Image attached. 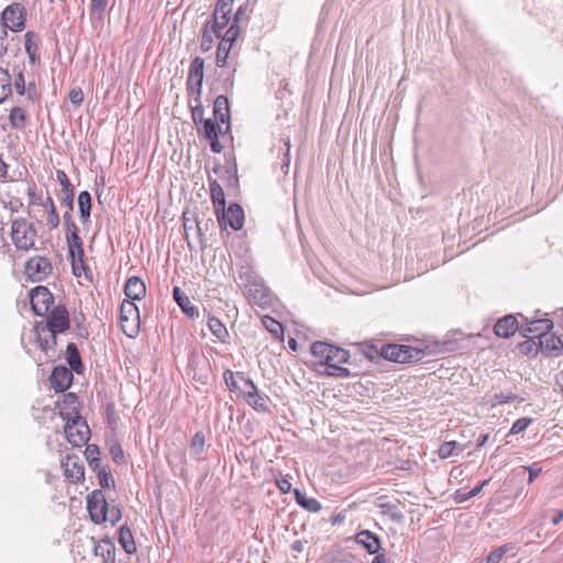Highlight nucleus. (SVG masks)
<instances>
[{
  "label": "nucleus",
  "mask_w": 563,
  "mask_h": 563,
  "mask_svg": "<svg viewBox=\"0 0 563 563\" xmlns=\"http://www.w3.org/2000/svg\"><path fill=\"white\" fill-rule=\"evenodd\" d=\"M311 353L316 358L320 360V365L325 367L323 373L328 376H350V371L342 366V364L349 362V351L327 342L316 341L311 345Z\"/></svg>",
  "instance_id": "obj_1"
},
{
  "label": "nucleus",
  "mask_w": 563,
  "mask_h": 563,
  "mask_svg": "<svg viewBox=\"0 0 563 563\" xmlns=\"http://www.w3.org/2000/svg\"><path fill=\"white\" fill-rule=\"evenodd\" d=\"M379 355L390 362L406 364L419 362L423 358L424 352L421 349L402 344H384Z\"/></svg>",
  "instance_id": "obj_2"
},
{
  "label": "nucleus",
  "mask_w": 563,
  "mask_h": 563,
  "mask_svg": "<svg viewBox=\"0 0 563 563\" xmlns=\"http://www.w3.org/2000/svg\"><path fill=\"white\" fill-rule=\"evenodd\" d=\"M11 238L18 250L29 251L34 247L36 230L25 219H15L11 225Z\"/></svg>",
  "instance_id": "obj_3"
},
{
  "label": "nucleus",
  "mask_w": 563,
  "mask_h": 563,
  "mask_svg": "<svg viewBox=\"0 0 563 563\" xmlns=\"http://www.w3.org/2000/svg\"><path fill=\"white\" fill-rule=\"evenodd\" d=\"M70 328L69 312L64 305L54 307L47 314L45 323H37L35 330L47 331V333H64Z\"/></svg>",
  "instance_id": "obj_4"
},
{
  "label": "nucleus",
  "mask_w": 563,
  "mask_h": 563,
  "mask_svg": "<svg viewBox=\"0 0 563 563\" xmlns=\"http://www.w3.org/2000/svg\"><path fill=\"white\" fill-rule=\"evenodd\" d=\"M120 323L122 331L129 338H134L140 331V312L137 306L124 299L120 306Z\"/></svg>",
  "instance_id": "obj_5"
},
{
  "label": "nucleus",
  "mask_w": 563,
  "mask_h": 563,
  "mask_svg": "<svg viewBox=\"0 0 563 563\" xmlns=\"http://www.w3.org/2000/svg\"><path fill=\"white\" fill-rule=\"evenodd\" d=\"M26 9L22 3L13 2L1 13V24L12 32H21L25 27Z\"/></svg>",
  "instance_id": "obj_6"
},
{
  "label": "nucleus",
  "mask_w": 563,
  "mask_h": 563,
  "mask_svg": "<svg viewBox=\"0 0 563 563\" xmlns=\"http://www.w3.org/2000/svg\"><path fill=\"white\" fill-rule=\"evenodd\" d=\"M87 510L92 522L101 525L106 522L108 501L101 489H95L86 498Z\"/></svg>",
  "instance_id": "obj_7"
},
{
  "label": "nucleus",
  "mask_w": 563,
  "mask_h": 563,
  "mask_svg": "<svg viewBox=\"0 0 563 563\" xmlns=\"http://www.w3.org/2000/svg\"><path fill=\"white\" fill-rule=\"evenodd\" d=\"M221 230L229 225L234 231H239L244 224V211L239 203H230L228 209H222L216 213Z\"/></svg>",
  "instance_id": "obj_8"
},
{
  "label": "nucleus",
  "mask_w": 563,
  "mask_h": 563,
  "mask_svg": "<svg viewBox=\"0 0 563 563\" xmlns=\"http://www.w3.org/2000/svg\"><path fill=\"white\" fill-rule=\"evenodd\" d=\"M30 301L34 313L43 317L49 312L54 297L47 287L36 286L30 291Z\"/></svg>",
  "instance_id": "obj_9"
},
{
  "label": "nucleus",
  "mask_w": 563,
  "mask_h": 563,
  "mask_svg": "<svg viewBox=\"0 0 563 563\" xmlns=\"http://www.w3.org/2000/svg\"><path fill=\"white\" fill-rule=\"evenodd\" d=\"M203 67L205 60L201 57L197 56L192 59L188 73L187 88L190 91V93L195 96V100L197 102L200 101L201 97L203 82Z\"/></svg>",
  "instance_id": "obj_10"
},
{
  "label": "nucleus",
  "mask_w": 563,
  "mask_h": 563,
  "mask_svg": "<svg viewBox=\"0 0 563 563\" xmlns=\"http://www.w3.org/2000/svg\"><path fill=\"white\" fill-rule=\"evenodd\" d=\"M57 407L63 420L66 422H80V402L76 394H65L63 399L57 402Z\"/></svg>",
  "instance_id": "obj_11"
},
{
  "label": "nucleus",
  "mask_w": 563,
  "mask_h": 563,
  "mask_svg": "<svg viewBox=\"0 0 563 563\" xmlns=\"http://www.w3.org/2000/svg\"><path fill=\"white\" fill-rule=\"evenodd\" d=\"M25 274L32 282L44 280L53 271V266L48 258L44 256L31 257L25 263Z\"/></svg>",
  "instance_id": "obj_12"
},
{
  "label": "nucleus",
  "mask_w": 563,
  "mask_h": 563,
  "mask_svg": "<svg viewBox=\"0 0 563 563\" xmlns=\"http://www.w3.org/2000/svg\"><path fill=\"white\" fill-rule=\"evenodd\" d=\"M62 467L64 468L65 477L74 483L78 484L85 479V466L78 455L67 454L60 461Z\"/></svg>",
  "instance_id": "obj_13"
},
{
  "label": "nucleus",
  "mask_w": 563,
  "mask_h": 563,
  "mask_svg": "<svg viewBox=\"0 0 563 563\" xmlns=\"http://www.w3.org/2000/svg\"><path fill=\"white\" fill-rule=\"evenodd\" d=\"M74 371L65 365L55 366L49 376L51 387L56 393H63L68 389L74 379Z\"/></svg>",
  "instance_id": "obj_14"
},
{
  "label": "nucleus",
  "mask_w": 563,
  "mask_h": 563,
  "mask_svg": "<svg viewBox=\"0 0 563 563\" xmlns=\"http://www.w3.org/2000/svg\"><path fill=\"white\" fill-rule=\"evenodd\" d=\"M64 433L74 448H81L88 443L91 431L89 424H64Z\"/></svg>",
  "instance_id": "obj_15"
},
{
  "label": "nucleus",
  "mask_w": 563,
  "mask_h": 563,
  "mask_svg": "<svg viewBox=\"0 0 563 563\" xmlns=\"http://www.w3.org/2000/svg\"><path fill=\"white\" fill-rule=\"evenodd\" d=\"M202 128L199 132H202L205 137L210 143V148L213 153H221L223 147L219 142V134L223 133L219 123H216L212 119H200Z\"/></svg>",
  "instance_id": "obj_16"
},
{
  "label": "nucleus",
  "mask_w": 563,
  "mask_h": 563,
  "mask_svg": "<svg viewBox=\"0 0 563 563\" xmlns=\"http://www.w3.org/2000/svg\"><path fill=\"white\" fill-rule=\"evenodd\" d=\"M91 542L93 554L101 558L102 563H115V545L110 537L106 536L100 541L92 537Z\"/></svg>",
  "instance_id": "obj_17"
},
{
  "label": "nucleus",
  "mask_w": 563,
  "mask_h": 563,
  "mask_svg": "<svg viewBox=\"0 0 563 563\" xmlns=\"http://www.w3.org/2000/svg\"><path fill=\"white\" fill-rule=\"evenodd\" d=\"M539 347L548 356H559L563 352V342L553 332L549 331L540 335Z\"/></svg>",
  "instance_id": "obj_18"
},
{
  "label": "nucleus",
  "mask_w": 563,
  "mask_h": 563,
  "mask_svg": "<svg viewBox=\"0 0 563 563\" xmlns=\"http://www.w3.org/2000/svg\"><path fill=\"white\" fill-rule=\"evenodd\" d=\"M354 539L357 544L362 545L368 552V554H378L382 550L379 537L369 530H361L356 533Z\"/></svg>",
  "instance_id": "obj_19"
},
{
  "label": "nucleus",
  "mask_w": 563,
  "mask_h": 563,
  "mask_svg": "<svg viewBox=\"0 0 563 563\" xmlns=\"http://www.w3.org/2000/svg\"><path fill=\"white\" fill-rule=\"evenodd\" d=\"M518 328L519 324L516 317L512 314H507L496 322L494 332L497 336L509 338L515 334Z\"/></svg>",
  "instance_id": "obj_20"
},
{
  "label": "nucleus",
  "mask_w": 563,
  "mask_h": 563,
  "mask_svg": "<svg viewBox=\"0 0 563 563\" xmlns=\"http://www.w3.org/2000/svg\"><path fill=\"white\" fill-rule=\"evenodd\" d=\"M124 294L129 298L128 300L133 302L142 299L146 294L144 282L136 276L130 277L125 283Z\"/></svg>",
  "instance_id": "obj_21"
},
{
  "label": "nucleus",
  "mask_w": 563,
  "mask_h": 563,
  "mask_svg": "<svg viewBox=\"0 0 563 563\" xmlns=\"http://www.w3.org/2000/svg\"><path fill=\"white\" fill-rule=\"evenodd\" d=\"M66 242L68 246V255L70 262L78 261L80 263V268H85L84 243L79 234L66 236Z\"/></svg>",
  "instance_id": "obj_22"
},
{
  "label": "nucleus",
  "mask_w": 563,
  "mask_h": 563,
  "mask_svg": "<svg viewBox=\"0 0 563 563\" xmlns=\"http://www.w3.org/2000/svg\"><path fill=\"white\" fill-rule=\"evenodd\" d=\"M213 115L219 123H227V131L230 129V106L225 96L220 95L216 98Z\"/></svg>",
  "instance_id": "obj_23"
},
{
  "label": "nucleus",
  "mask_w": 563,
  "mask_h": 563,
  "mask_svg": "<svg viewBox=\"0 0 563 563\" xmlns=\"http://www.w3.org/2000/svg\"><path fill=\"white\" fill-rule=\"evenodd\" d=\"M66 361L69 365L68 368L73 369L76 374H82L85 371V366L82 364L79 350L77 345L73 342L67 344L66 347Z\"/></svg>",
  "instance_id": "obj_24"
},
{
  "label": "nucleus",
  "mask_w": 563,
  "mask_h": 563,
  "mask_svg": "<svg viewBox=\"0 0 563 563\" xmlns=\"http://www.w3.org/2000/svg\"><path fill=\"white\" fill-rule=\"evenodd\" d=\"M118 541L122 549L128 554H133L136 552V544L132 534L131 529L128 525H123L118 530Z\"/></svg>",
  "instance_id": "obj_25"
},
{
  "label": "nucleus",
  "mask_w": 563,
  "mask_h": 563,
  "mask_svg": "<svg viewBox=\"0 0 563 563\" xmlns=\"http://www.w3.org/2000/svg\"><path fill=\"white\" fill-rule=\"evenodd\" d=\"M294 495H295L296 503L305 510H307L309 512H319L321 510L322 507H321L320 501L313 497H308L300 489L295 488Z\"/></svg>",
  "instance_id": "obj_26"
},
{
  "label": "nucleus",
  "mask_w": 563,
  "mask_h": 563,
  "mask_svg": "<svg viewBox=\"0 0 563 563\" xmlns=\"http://www.w3.org/2000/svg\"><path fill=\"white\" fill-rule=\"evenodd\" d=\"M24 38H25V42H24L25 52L29 56L31 64L34 65L40 59V55H38L40 38L34 32H31V31H29L24 34Z\"/></svg>",
  "instance_id": "obj_27"
},
{
  "label": "nucleus",
  "mask_w": 563,
  "mask_h": 563,
  "mask_svg": "<svg viewBox=\"0 0 563 563\" xmlns=\"http://www.w3.org/2000/svg\"><path fill=\"white\" fill-rule=\"evenodd\" d=\"M36 340L40 344L41 350L48 354L51 351L55 352L57 346V334L58 333H47V331L35 330Z\"/></svg>",
  "instance_id": "obj_28"
},
{
  "label": "nucleus",
  "mask_w": 563,
  "mask_h": 563,
  "mask_svg": "<svg viewBox=\"0 0 563 563\" xmlns=\"http://www.w3.org/2000/svg\"><path fill=\"white\" fill-rule=\"evenodd\" d=\"M210 195L214 212L219 213L225 207V196L221 185L216 179H209Z\"/></svg>",
  "instance_id": "obj_29"
},
{
  "label": "nucleus",
  "mask_w": 563,
  "mask_h": 563,
  "mask_svg": "<svg viewBox=\"0 0 563 563\" xmlns=\"http://www.w3.org/2000/svg\"><path fill=\"white\" fill-rule=\"evenodd\" d=\"M91 200V195L87 190L79 192L77 202L80 220L84 225L90 223Z\"/></svg>",
  "instance_id": "obj_30"
},
{
  "label": "nucleus",
  "mask_w": 563,
  "mask_h": 563,
  "mask_svg": "<svg viewBox=\"0 0 563 563\" xmlns=\"http://www.w3.org/2000/svg\"><path fill=\"white\" fill-rule=\"evenodd\" d=\"M247 280L254 287V289L250 288L249 292L252 296L253 300L258 305H266L268 302V297L266 295V290L264 286L257 282L256 277L251 276L246 273Z\"/></svg>",
  "instance_id": "obj_31"
},
{
  "label": "nucleus",
  "mask_w": 563,
  "mask_h": 563,
  "mask_svg": "<svg viewBox=\"0 0 563 563\" xmlns=\"http://www.w3.org/2000/svg\"><path fill=\"white\" fill-rule=\"evenodd\" d=\"M238 388L236 391L239 395H241L244 399L247 397H252V394H255L257 390V387L253 383V380L245 375L243 372H238Z\"/></svg>",
  "instance_id": "obj_32"
},
{
  "label": "nucleus",
  "mask_w": 563,
  "mask_h": 563,
  "mask_svg": "<svg viewBox=\"0 0 563 563\" xmlns=\"http://www.w3.org/2000/svg\"><path fill=\"white\" fill-rule=\"evenodd\" d=\"M490 479H485V481H482L481 483H478L472 490L470 492H466L465 489L463 488H460L457 489L454 495H453V499L456 504H462V503H465L467 501L468 499L477 496L483 489L485 486L488 485Z\"/></svg>",
  "instance_id": "obj_33"
},
{
  "label": "nucleus",
  "mask_w": 563,
  "mask_h": 563,
  "mask_svg": "<svg viewBox=\"0 0 563 563\" xmlns=\"http://www.w3.org/2000/svg\"><path fill=\"white\" fill-rule=\"evenodd\" d=\"M27 114L21 107H13L9 113V122L13 129L23 130L26 126Z\"/></svg>",
  "instance_id": "obj_34"
},
{
  "label": "nucleus",
  "mask_w": 563,
  "mask_h": 563,
  "mask_svg": "<svg viewBox=\"0 0 563 563\" xmlns=\"http://www.w3.org/2000/svg\"><path fill=\"white\" fill-rule=\"evenodd\" d=\"M173 296L184 313H186L189 317H195L197 314V308L190 302L188 297L181 294L178 287L174 288Z\"/></svg>",
  "instance_id": "obj_35"
},
{
  "label": "nucleus",
  "mask_w": 563,
  "mask_h": 563,
  "mask_svg": "<svg viewBox=\"0 0 563 563\" xmlns=\"http://www.w3.org/2000/svg\"><path fill=\"white\" fill-rule=\"evenodd\" d=\"M12 93L11 76L7 69L0 67V103Z\"/></svg>",
  "instance_id": "obj_36"
},
{
  "label": "nucleus",
  "mask_w": 563,
  "mask_h": 563,
  "mask_svg": "<svg viewBox=\"0 0 563 563\" xmlns=\"http://www.w3.org/2000/svg\"><path fill=\"white\" fill-rule=\"evenodd\" d=\"M230 20H231V15L212 14V19L209 21L210 22L209 26L211 27L213 34L217 37L221 36L222 30L228 26V24L230 23Z\"/></svg>",
  "instance_id": "obj_37"
},
{
  "label": "nucleus",
  "mask_w": 563,
  "mask_h": 563,
  "mask_svg": "<svg viewBox=\"0 0 563 563\" xmlns=\"http://www.w3.org/2000/svg\"><path fill=\"white\" fill-rule=\"evenodd\" d=\"M515 549V545L512 543H506L503 544L493 551L485 558L486 563H499L503 559V556Z\"/></svg>",
  "instance_id": "obj_38"
},
{
  "label": "nucleus",
  "mask_w": 563,
  "mask_h": 563,
  "mask_svg": "<svg viewBox=\"0 0 563 563\" xmlns=\"http://www.w3.org/2000/svg\"><path fill=\"white\" fill-rule=\"evenodd\" d=\"M209 330L214 336L223 341L228 336V330L224 324L216 317H211L208 320Z\"/></svg>",
  "instance_id": "obj_39"
},
{
  "label": "nucleus",
  "mask_w": 563,
  "mask_h": 563,
  "mask_svg": "<svg viewBox=\"0 0 563 563\" xmlns=\"http://www.w3.org/2000/svg\"><path fill=\"white\" fill-rule=\"evenodd\" d=\"M108 5V0H91L90 1V16L91 20L102 21L104 11Z\"/></svg>",
  "instance_id": "obj_40"
},
{
  "label": "nucleus",
  "mask_w": 563,
  "mask_h": 563,
  "mask_svg": "<svg viewBox=\"0 0 563 563\" xmlns=\"http://www.w3.org/2000/svg\"><path fill=\"white\" fill-rule=\"evenodd\" d=\"M531 324L533 335H536L538 339L540 338L541 334L548 333L553 329V322L550 319L532 320Z\"/></svg>",
  "instance_id": "obj_41"
},
{
  "label": "nucleus",
  "mask_w": 563,
  "mask_h": 563,
  "mask_svg": "<svg viewBox=\"0 0 563 563\" xmlns=\"http://www.w3.org/2000/svg\"><path fill=\"white\" fill-rule=\"evenodd\" d=\"M245 401L256 411H266L267 410V398L262 396L258 393V389L255 394H252V397H247Z\"/></svg>",
  "instance_id": "obj_42"
},
{
  "label": "nucleus",
  "mask_w": 563,
  "mask_h": 563,
  "mask_svg": "<svg viewBox=\"0 0 563 563\" xmlns=\"http://www.w3.org/2000/svg\"><path fill=\"white\" fill-rule=\"evenodd\" d=\"M210 22H206L202 29L201 41H200V49L206 53L209 52L213 46V37L212 30L209 26Z\"/></svg>",
  "instance_id": "obj_43"
},
{
  "label": "nucleus",
  "mask_w": 563,
  "mask_h": 563,
  "mask_svg": "<svg viewBox=\"0 0 563 563\" xmlns=\"http://www.w3.org/2000/svg\"><path fill=\"white\" fill-rule=\"evenodd\" d=\"M231 47L232 46L220 42V44L218 45L217 55H216V65L218 67L223 68L227 66Z\"/></svg>",
  "instance_id": "obj_44"
},
{
  "label": "nucleus",
  "mask_w": 563,
  "mask_h": 563,
  "mask_svg": "<svg viewBox=\"0 0 563 563\" xmlns=\"http://www.w3.org/2000/svg\"><path fill=\"white\" fill-rule=\"evenodd\" d=\"M46 203H49V210H48V217H47V224L52 229H56L59 225L60 218L56 210L55 203L53 198L48 195L46 197Z\"/></svg>",
  "instance_id": "obj_45"
},
{
  "label": "nucleus",
  "mask_w": 563,
  "mask_h": 563,
  "mask_svg": "<svg viewBox=\"0 0 563 563\" xmlns=\"http://www.w3.org/2000/svg\"><path fill=\"white\" fill-rule=\"evenodd\" d=\"M97 477L101 488L106 489L114 486L113 476L107 467L99 468Z\"/></svg>",
  "instance_id": "obj_46"
},
{
  "label": "nucleus",
  "mask_w": 563,
  "mask_h": 563,
  "mask_svg": "<svg viewBox=\"0 0 563 563\" xmlns=\"http://www.w3.org/2000/svg\"><path fill=\"white\" fill-rule=\"evenodd\" d=\"M241 26L236 23H232L230 27L225 31V33L221 34V43H225L230 46L236 41L240 35Z\"/></svg>",
  "instance_id": "obj_47"
},
{
  "label": "nucleus",
  "mask_w": 563,
  "mask_h": 563,
  "mask_svg": "<svg viewBox=\"0 0 563 563\" xmlns=\"http://www.w3.org/2000/svg\"><path fill=\"white\" fill-rule=\"evenodd\" d=\"M457 442L456 441H445L443 442L439 449H438V455L440 459L444 460V459H449L453 455H457V453H455V448L457 446Z\"/></svg>",
  "instance_id": "obj_48"
},
{
  "label": "nucleus",
  "mask_w": 563,
  "mask_h": 563,
  "mask_svg": "<svg viewBox=\"0 0 563 563\" xmlns=\"http://www.w3.org/2000/svg\"><path fill=\"white\" fill-rule=\"evenodd\" d=\"M71 212L73 211H65L64 214H63L66 236H71L74 234L75 235L79 234L78 227L76 225V223H75V221L73 219Z\"/></svg>",
  "instance_id": "obj_49"
},
{
  "label": "nucleus",
  "mask_w": 563,
  "mask_h": 563,
  "mask_svg": "<svg viewBox=\"0 0 563 563\" xmlns=\"http://www.w3.org/2000/svg\"><path fill=\"white\" fill-rule=\"evenodd\" d=\"M205 442H206V437H205L203 432H201V431L196 432L191 439V449H192L195 455H199L203 451Z\"/></svg>",
  "instance_id": "obj_50"
},
{
  "label": "nucleus",
  "mask_w": 563,
  "mask_h": 563,
  "mask_svg": "<svg viewBox=\"0 0 563 563\" xmlns=\"http://www.w3.org/2000/svg\"><path fill=\"white\" fill-rule=\"evenodd\" d=\"M12 87H14L18 95H20V96L25 95L26 85H25V78H24V74H23L22 69H20L15 74Z\"/></svg>",
  "instance_id": "obj_51"
},
{
  "label": "nucleus",
  "mask_w": 563,
  "mask_h": 563,
  "mask_svg": "<svg viewBox=\"0 0 563 563\" xmlns=\"http://www.w3.org/2000/svg\"><path fill=\"white\" fill-rule=\"evenodd\" d=\"M223 379H224V383L227 385V387L235 393L236 391V388H238V384H239V379H238V372H232L230 369H227L224 373H223Z\"/></svg>",
  "instance_id": "obj_52"
},
{
  "label": "nucleus",
  "mask_w": 563,
  "mask_h": 563,
  "mask_svg": "<svg viewBox=\"0 0 563 563\" xmlns=\"http://www.w3.org/2000/svg\"><path fill=\"white\" fill-rule=\"evenodd\" d=\"M108 512L106 514V522L109 521L112 526H114L118 521H120L122 517V512L119 506L113 505L110 506L108 504Z\"/></svg>",
  "instance_id": "obj_53"
},
{
  "label": "nucleus",
  "mask_w": 563,
  "mask_h": 563,
  "mask_svg": "<svg viewBox=\"0 0 563 563\" xmlns=\"http://www.w3.org/2000/svg\"><path fill=\"white\" fill-rule=\"evenodd\" d=\"M232 12V1L228 0H218L213 14H223V15H231Z\"/></svg>",
  "instance_id": "obj_54"
},
{
  "label": "nucleus",
  "mask_w": 563,
  "mask_h": 563,
  "mask_svg": "<svg viewBox=\"0 0 563 563\" xmlns=\"http://www.w3.org/2000/svg\"><path fill=\"white\" fill-rule=\"evenodd\" d=\"M519 474H525L526 472L529 473L528 476V484H532L533 481L539 476L541 473V467H538L537 464L528 465V466H521L519 468Z\"/></svg>",
  "instance_id": "obj_55"
},
{
  "label": "nucleus",
  "mask_w": 563,
  "mask_h": 563,
  "mask_svg": "<svg viewBox=\"0 0 563 563\" xmlns=\"http://www.w3.org/2000/svg\"><path fill=\"white\" fill-rule=\"evenodd\" d=\"M74 196H75L74 190L59 192L60 203L67 208L66 211L74 210Z\"/></svg>",
  "instance_id": "obj_56"
},
{
  "label": "nucleus",
  "mask_w": 563,
  "mask_h": 563,
  "mask_svg": "<svg viewBox=\"0 0 563 563\" xmlns=\"http://www.w3.org/2000/svg\"><path fill=\"white\" fill-rule=\"evenodd\" d=\"M56 179L58 180V183L62 185V190L60 191H69V190H74V187L73 185L70 184V180L67 176V174L62 170V169H58L56 172Z\"/></svg>",
  "instance_id": "obj_57"
},
{
  "label": "nucleus",
  "mask_w": 563,
  "mask_h": 563,
  "mask_svg": "<svg viewBox=\"0 0 563 563\" xmlns=\"http://www.w3.org/2000/svg\"><path fill=\"white\" fill-rule=\"evenodd\" d=\"M110 454L117 464H122L125 461L123 450L119 443H114L110 446Z\"/></svg>",
  "instance_id": "obj_58"
},
{
  "label": "nucleus",
  "mask_w": 563,
  "mask_h": 563,
  "mask_svg": "<svg viewBox=\"0 0 563 563\" xmlns=\"http://www.w3.org/2000/svg\"><path fill=\"white\" fill-rule=\"evenodd\" d=\"M519 397L512 393H499V394H495L494 396V400H495V404H507V402H514L516 400H518Z\"/></svg>",
  "instance_id": "obj_59"
},
{
  "label": "nucleus",
  "mask_w": 563,
  "mask_h": 563,
  "mask_svg": "<svg viewBox=\"0 0 563 563\" xmlns=\"http://www.w3.org/2000/svg\"><path fill=\"white\" fill-rule=\"evenodd\" d=\"M68 98L74 106L79 107L84 101V92L80 88H73L69 91Z\"/></svg>",
  "instance_id": "obj_60"
},
{
  "label": "nucleus",
  "mask_w": 563,
  "mask_h": 563,
  "mask_svg": "<svg viewBox=\"0 0 563 563\" xmlns=\"http://www.w3.org/2000/svg\"><path fill=\"white\" fill-rule=\"evenodd\" d=\"M86 450L84 451L85 457L87 461L92 457H100L99 446L96 444H86Z\"/></svg>",
  "instance_id": "obj_61"
},
{
  "label": "nucleus",
  "mask_w": 563,
  "mask_h": 563,
  "mask_svg": "<svg viewBox=\"0 0 563 563\" xmlns=\"http://www.w3.org/2000/svg\"><path fill=\"white\" fill-rule=\"evenodd\" d=\"M276 485L283 494H287L291 490V483L285 477L277 478Z\"/></svg>",
  "instance_id": "obj_62"
},
{
  "label": "nucleus",
  "mask_w": 563,
  "mask_h": 563,
  "mask_svg": "<svg viewBox=\"0 0 563 563\" xmlns=\"http://www.w3.org/2000/svg\"><path fill=\"white\" fill-rule=\"evenodd\" d=\"M245 12H246V7H243L241 5L235 14H234V18H233V22L232 23H236L238 25H240V23L246 19V15H245Z\"/></svg>",
  "instance_id": "obj_63"
},
{
  "label": "nucleus",
  "mask_w": 563,
  "mask_h": 563,
  "mask_svg": "<svg viewBox=\"0 0 563 563\" xmlns=\"http://www.w3.org/2000/svg\"><path fill=\"white\" fill-rule=\"evenodd\" d=\"M202 114H203V108L201 104L198 103L196 107L192 108V119L196 124H198V122H200V119H203Z\"/></svg>",
  "instance_id": "obj_64"
}]
</instances>
